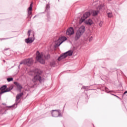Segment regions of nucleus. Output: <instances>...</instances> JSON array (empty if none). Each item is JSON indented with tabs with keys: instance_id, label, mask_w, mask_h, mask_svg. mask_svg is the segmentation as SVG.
I'll use <instances>...</instances> for the list:
<instances>
[{
	"instance_id": "nucleus-17",
	"label": "nucleus",
	"mask_w": 127,
	"mask_h": 127,
	"mask_svg": "<svg viewBox=\"0 0 127 127\" xmlns=\"http://www.w3.org/2000/svg\"><path fill=\"white\" fill-rule=\"evenodd\" d=\"M32 14V12L31 11H28V17L27 18H30V19L31 18V17H30V15Z\"/></svg>"
},
{
	"instance_id": "nucleus-42",
	"label": "nucleus",
	"mask_w": 127,
	"mask_h": 127,
	"mask_svg": "<svg viewBox=\"0 0 127 127\" xmlns=\"http://www.w3.org/2000/svg\"><path fill=\"white\" fill-rule=\"evenodd\" d=\"M94 127H95L94 126Z\"/></svg>"
},
{
	"instance_id": "nucleus-32",
	"label": "nucleus",
	"mask_w": 127,
	"mask_h": 127,
	"mask_svg": "<svg viewBox=\"0 0 127 127\" xmlns=\"http://www.w3.org/2000/svg\"><path fill=\"white\" fill-rule=\"evenodd\" d=\"M104 7V6L103 5H100L99 7V9H101V8H102Z\"/></svg>"
},
{
	"instance_id": "nucleus-5",
	"label": "nucleus",
	"mask_w": 127,
	"mask_h": 127,
	"mask_svg": "<svg viewBox=\"0 0 127 127\" xmlns=\"http://www.w3.org/2000/svg\"><path fill=\"white\" fill-rule=\"evenodd\" d=\"M66 40H67V38L65 37H60L56 42V44L55 45V48H57V47H59V46H60V45H62L64 41H66Z\"/></svg>"
},
{
	"instance_id": "nucleus-41",
	"label": "nucleus",
	"mask_w": 127,
	"mask_h": 127,
	"mask_svg": "<svg viewBox=\"0 0 127 127\" xmlns=\"http://www.w3.org/2000/svg\"><path fill=\"white\" fill-rule=\"evenodd\" d=\"M3 61L4 62L5 61H4V60H3Z\"/></svg>"
},
{
	"instance_id": "nucleus-34",
	"label": "nucleus",
	"mask_w": 127,
	"mask_h": 127,
	"mask_svg": "<svg viewBox=\"0 0 127 127\" xmlns=\"http://www.w3.org/2000/svg\"><path fill=\"white\" fill-rule=\"evenodd\" d=\"M126 94H127V90L124 93V95H126Z\"/></svg>"
},
{
	"instance_id": "nucleus-24",
	"label": "nucleus",
	"mask_w": 127,
	"mask_h": 127,
	"mask_svg": "<svg viewBox=\"0 0 127 127\" xmlns=\"http://www.w3.org/2000/svg\"><path fill=\"white\" fill-rule=\"evenodd\" d=\"M22 64H24V65H26L25 60L20 63V65H22Z\"/></svg>"
},
{
	"instance_id": "nucleus-38",
	"label": "nucleus",
	"mask_w": 127,
	"mask_h": 127,
	"mask_svg": "<svg viewBox=\"0 0 127 127\" xmlns=\"http://www.w3.org/2000/svg\"><path fill=\"white\" fill-rule=\"evenodd\" d=\"M108 0V1H111V0Z\"/></svg>"
},
{
	"instance_id": "nucleus-2",
	"label": "nucleus",
	"mask_w": 127,
	"mask_h": 127,
	"mask_svg": "<svg viewBox=\"0 0 127 127\" xmlns=\"http://www.w3.org/2000/svg\"><path fill=\"white\" fill-rule=\"evenodd\" d=\"M73 52L72 50H69L64 53L62 54L58 58V61H61L62 59H65L67 56H72Z\"/></svg>"
},
{
	"instance_id": "nucleus-4",
	"label": "nucleus",
	"mask_w": 127,
	"mask_h": 127,
	"mask_svg": "<svg viewBox=\"0 0 127 127\" xmlns=\"http://www.w3.org/2000/svg\"><path fill=\"white\" fill-rule=\"evenodd\" d=\"M36 60L41 64H45V61L42 58V55H41L38 51L36 52Z\"/></svg>"
},
{
	"instance_id": "nucleus-36",
	"label": "nucleus",
	"mask_w": 127,
	"mask_h": 127,
	"mask_svg": "<svg viewBox=\"0 0 127 127\" xmlns=\"http://www.w3.org/2000/svg\"><path fill=\"white\" fill-rule=\"evenodd\" d=\"M105 90H108L107 87H105Z\"/></svg>"
},
{
	"instance_id": "nucleus-10",
	"label": "nucleus",
	"mask_w": 127,
	"mask_h": 127,
	"mask_svg": "<svg viewBox=\"0 0 127 127\" xmlns=\"http://www.w3.org/2000/svg\"><path fill=\"white\" fill-rule=\"evenodd\" d=\"M84 23L87 25H92L93 24V20L91 19H88V20H85Z\"/></svg>"
},
{
	"instance_id": "nucleus-19",
	"label": "nucleus",
	"mask_w": 127,
	"mask_h": 127,
	"mask_svg": "<svg viewBox=\"0 0 127 127\" xmlns=\"http://www.w3.org/2000/svg\"><path fill=\"white\" fill-rule=\"evenodd\" d=\"M32 4H33V3L31 2L29 7L28 8V11H31L32 10Z\"/></svg>"
},
{
	"instance_id": "nucleus-40",
	"label": "nucleus",
	"mask_w": 127,
	"mask_h": 127,
	"mask_svg": "<svg viewBox=\"0 0 127 127\" xmlns=\"http://www.w3.org/2000/svg\"><path fill=\"white\" fill-rule=\"evenodd\" d=\"M2 105H5L4 103H2Z\"/></svg>"
},
{
	"instance_id": "nucleus-30",
	"label": "nucleus",
	"mask_w": 127,
	"mask_h": 127,
	"mask_svg": "<svg viewBox=\"0 0 127 127\" xmlns=\"http://www.w3.org/2000/svg\"><path fill=\"white\" fill-rule=\"evenodd\" d=\"M102 24H103V21H100V22L99 23V26H100V27H102Z\"/></svg>"
},
{
	"instance_id": "nucleus-39",
	"label": "nucleus",
	"mask_w": 127,
	"mask_h": 127,
	"mask_svg": "<svg viewBox=\"0 0 127 127\" xmlns=\"http://www.w3.org/2000/svg\"><path fill=\"white\" fill-rule=\"evenodd\" d=\"M113 92L112 91H109V92Z\"/></svg>"
},
{
	"instance_id": "nucleus-1",
	"label": "nucleus",
	"mask_w": 127,
	"mask_h": 127,
	"mask_svg": "<svg viewBox=\"0 0 127 127\" xmlns=\"http://www.w3.org/2000/svg\"><path fill=\"white\" fill-rule=\"evenodd\" d=\"M84 32H85V26L80 27L76 33V35L74 38V39L76 41L78 39H80V37L84 34Z\"/></svg>"
},
{
	"instance_id": "nucleus-15",
	"label": "nucleus",
	"mask_w": 127,
	"mask_h": 127,
	"mask_svg": "<svg viewBox=\"0 0 127 127\" xmlns=\"http://www.w3.org/2000/svg\"><path fill=\"white\" fill-rule=\"evenodd\" d=\"M99 12H100V11L99 10H93L92 12L93 16H96V15H98V14H99Z\"/></svg>"
},
{
	"instance_id": "nucleus-7",
	"label": "nucleus",
	"mask_w": 127,
	"mask_h": 127,
	"mask_svg": "<svg viewBox=\"0 0 127 127\" xmlns=\"http://www.w3.org/2000/svg\"><path fill=\"white\" fill-rule=\"evenodd\" d=\"M43 78L41 76L36 74L35 75L32 79V81L34 83H36L37 81H39L40 83H42V81H43Z\"/></svg>"
},
{
	"instance_id": "nucleus-6",
	"label": "nucleus",
	"mask_w": 127,
	"mask_h": 127,
	"mask_svg": "<svg viewBox=\"0 0 127 127\" xmlns=\"http://www.w3.org/2000/svg\"><path fill=\"white\" fill-rule=\"evenodd\" d=\"M90 15H91V12H90V11L85 12L79 20V24L83 23V22H84L85 20H86V19H87V18L90 16Z\"/></svg>"
},
{
	"instance_id": "nucleus-23",
	"label": "nucleus",
	"mask_w": 127,
	"mask_h": 127,
	"mask_svg": "<svg viewBox=\"0 0 127 127\" xmlns=\"http://www.w3.org/2000/svg\"><path fill=\"white\" fill-rule=\"evenodd\" d=\"M50 66H51V67H55V62H53L51 63Z\"/></svg>"
},
{
	"instance_id": "nucleus-11",
	"label": "nucleus",
	"mask_w": 127,
	"mask_h": 127,
	"mask_svg": "<svg viewBox=\"0 0 127 127\" xmlns=\"http://www.w3.org/2000/svg\"><path fill=\"white\" fill-rule=\"evenodd\" d=\"M34 41V39H32V37L28 38L25 39V42L26 43H32Z\"/></svg>"
},
{
	"instance_id": "nucleus-31",
	"label": "nucleus",
	"mask_w": 127,
	"mask_h": 127,
	"mask_svg": "<svg viewBox=\"0 0 127 127\" xmlns=\"http://www.w3.org/2000/svg\"><path fill=\"white\" fill-rule=\"evenodd\" d=\"M28 35L29 37L30 36V30L28 31Z\"/></svg>"
},
{
	"instance_id": "nucleus-14",
	"label": "nucleus",
	"mask_w": 127,
	"mask_h": 127,
	"mask_svg": "<svg viewBox=\"0 0 127 127\" xmlns=\"http://www.w3.org/2000/svg\"><path fill=\"white\" fill-rule=\"evenodd\" d=\"M6 88H7V86H6V85H2L1 87H0V92H4Z\"/></svg>"
},
{
	"instance_id": "nucleus-18",
	"label": "nucleus",
	"mask_w": 127,
	"mask_h": 127,
	"mask_svg": "<svg viewBox=\"0 0 127 127\" xmlns=\"http://www.w3.org/2000/svg\"><path fill=\"white\" fill-rule=\"evenodd\" d=\"M47 20H48V21H49V20H50V18H51L50 17V13L49 12H47Z\"/></svg>"
},
{
	"instance_id": "nucleus-3",
	"label": "nucleus",
	"mask_w": 127,
	"mask_h": 127,
	"mask_svg": "<svg viewBox=\"0 0 127 127\" xmlns=\"http://www.w3.org/2000/svg\"><path fill=\"white\" fill-rule=\"evenodd\" d=\"M51 114L54 118H61L62 117V112L60 109L53 110L51 111Z\"/></svg>"
},
{
	"instance_id": "nucleus-16",
	"label": "nucleus",
	"mask_w": 127,
	"mask_h": 127,
	"mask_svg": "<svg viewBox=\"0 0 127 127\" xmlns=\"http://www.w3.org/2000/svg\"><path fill=\"white\" fill-rule=\"evenodd\" d=\"M10 89L8 88H6L4 91L0 92V95H2L4 93H7V92H10Z\"/></svg>"
},
{
	"instance_id": "nucleus-37",
	"label": "nucleus",
	"mask_w": 127,
	"mask_h": 127,
	"mask_svg": "<svg viewBox=\"0 0 127 127\" xmlns=\"http://www.w3.org/2000/svg\"><path fill=\"white\" fill-rule=\"evenodd\" d=\"M20 67V65H18V68H19Z\"/></svg>"
},
{
	"instance_id": "nucleus-20",
	"label": "nucleus",
	"mask_w": 127,
	"mask_h": 127,
	"mask_svg": "<svg viewBox=\"0 0 127 127\" xmlns=\"http://www.w3.org/2000/svg\"><path fill=\"white\" fill-rule=\"evenodd\" d=\"M7 82H11V81H13V78L12 77H8L7 78Z\"/></svg>"
},
{
	"instance_id": "nucleus-25",
	"label": "nucleus",
	"mask_w": 127,
	"mask_h": 127,
	"mask_svg": "<svg viewBox=\"0 0 127 127\" xmlns=\"http://www.w3.org/2000/svg\"><path fill=\"white\" fill-rule=\"evenodd\" d=\"M45 59H47V60L50 59V54H48V55L45 57Z\"/></svg>"
},
{
	"instance_id": "nucleus-29",
	"label": "nucleus",
	"mask_w": 127,
	"mask_h": 127,
	"mask_svg": "<svg viewBox=\"0 0 127 127\" xmlns=\"http://www.w3.org/2000/svg\"><path fill=\"white\" fill-rule=\"evenodd\" d=\"M87 87H88V86H83L82 87V88H81V90H83V89H87Z\"/></svg>"
},
{
	"instance_id": "nucleus-9",
	"label": "nucleus",
	"mask_w": 127,
	"mask_h": 127,
	"mask_svg": "<svg viewBox=\"0 0 127 127\" xmlns=\"http://www.w3.org/2000/svg\"><path fill=\"white\" fill-rule=\"evenodd\" d=\"M25 62L26 65H29V66H31L33 64V60L32 59H28L27 60H25Z\"/></svg>"
},
{
	"instance_id": "nucleus-13",
	"label": "nucleus",
	"mask_w": 127,
	"mask_h": 127,
	"mask_svg": "<svg viewBox=\"0 0 127 127\" xmlns=\"http://www.w3.org/2000/svg\"><path fill=\"white\" fill-rule=\"evenodd\" d=\"M23 95V92L22 93H20L19 94H18L16 96V102H17V101L18 100H19V99H20V98H21V97H22V95Z\"/></svg>"
},
{
	"instance_id": "nucleus-28",
	"label": "nucleus",
	"mask_w": 127,
	"mask_h": 127,
	"mask_svg": "<svg viewBox=\"0 0 127 127\" xmlns=\"http://www.w3.org/2000/svg\"><path fill=\"white\" fill-rule=\"evenodd\" d=\"M15 104H13L12 106H7V108H14V107H15Z\"/></svg>"
},
{
	"instance_id": "nucleus-35",
	"label": "nucleus",
	"mask_w": 127,
	"mask_h": 127,
	"mask_svg": "<svg viewBox=\"0 0 127 127\" xmlns=\"http://www.w3.org/2000/svg\"><path fill=\"white\" fill-rule=\"evenodd\" d=\"M35 17H36V15L34 16L33 17V18H35Z\"/></svg>"
},
{
	"instance_id": "nucleus-27",
	"label": "nucleus",
	"mask_w": 127,
	"mask_h": 127,
	"mask_svg": "<svg viewBox=\"0 0 127 127\" xmlns=\"http://www.w3.org/2000/svg\"><path fill=\"white\" fill-rule=\"evenodd\" d=\"M111 95H112V96H115V97H116L117 98H118V99H121V98H120V97H119L118 95H115L112 93H111Z\"/></svg>"
},
{
	"instance_id": "nucleus-12",
	"label": "nucleus",
	"mask_w": 127,
	"mask_h": 127,
	"mask_svg": "<svg viewBox=\"0 0 127 127\" xmlns=\"http://www.w3.org/2000/svg\"><path fill=\"white\" fill-rule=\"evenodd\" d=\"M14 85H15V86H16L18 90H19V91H21V89H22V86H21V85H20L19 83L16 81H15L14 82Z\"/></svg>"
},
{
	"instance_id": "nucleus-8",
	"label": "nucleus",
	"mask_w": 127,
	"mask_h": 127,
	"mask_svg": "<svg viewBox=\"0 0 127 127\" xmlns=\"http://www.w3.org/2000/svg\"><path fill=\"white\" fill-rule=\"evenodd\" d=\"M75 33V31H74V28L73 27H70L68 28L66 32V35H68V36H71V35H73Z\"/></svg>"
},
{
	"instance_id": "nucleus-26",
	"label": "nucleus",
	"mask_w": 127,
	"mask_h": 127,
	"mask_svg": "<svg viewBox=\"0 0 127 127\" xmlns=\"http://www.w3.org/2000/svg\"><path fill=\"white\" fill-rule=\"evenodd\" d=\"M8 88L10 89V91H11L13 89V86L11 85Z\"/></svg>"
},
{
	"instance_id": "nucleus-21",
	"label": "nucleus",
	"mask_w": 127,
	"mask_h": 127,
	"mask_svg": "<svg viewBox=\"0 0 127 127\" xmlns=\"http://www.w3.org/2000/svg\"><path fill=\"white\" fill-rule=\"evenodd\" d=\"M49 8H50V6L48 4H47L46 5L45 11H47V10H48V9H49Z\"/></svg>"
},
{
	"instance_id": "nucleus-33",
	"label": "nucleus",
	"mask_w": 127,
	"mask_h": 127,
	"mask_svg": "<svg viewBox=\"0 0 127 127\" xmlns=\"http://www.w3.org/2000/svg\"><path fill=\"white\" fill-rule=\"evenodd\" d=\"M92 39H93V37H91V38H90L89 39V41H92Z\"/></svg>"
},
{
	"instance_id": "nucleus-22",
	"label": "nucleus",
	"mask_w": 127,
	"mask_h": 127,
	"mask_svg": "<svg viewBox=\"0 0 127 127\" xmlns=\"http://www.w3.org/2000/svg\"><path fill=\"white\" fill-rule=\"evenodd\" d=\"M107 15L110 18L113 17V14L111 12L108 13Z\"/></svg>"
}]
</instances>
